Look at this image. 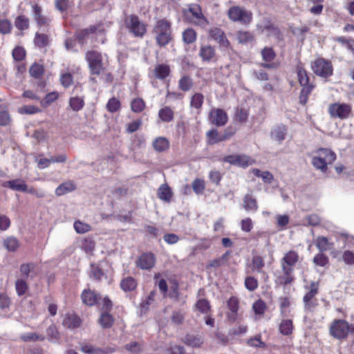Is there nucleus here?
Here are the masks:
<instances>
[{
    "mask_svg": "<svg viewBox=\"0 0 354 354\" xmlns=\"http://www.w3.org/2000/svg\"><path fill=\"white\" fill-rule=\"evenodd\" d=\"M299 261V254L295 250H290L284 254L280 260L281 272L277 279L278 283L286 285L292 282L294 267Z\"/></svg>",
    "mask_w": 354,
    "mask_h": 354,
    "instance_id": "1",
    "label": "nucleus"
},
{
    "mask_svg": "<svg viewBox=\"0 0 354 354\" xmlns=\"http://www.w3.org/2000/svg\"><path fill=\"white\" fill-rule=\"evenodd\" d=\"M335 159L336 154L330 149L320 148L315 151L312 157L311 163L315 169L322 172H326L328 169V165H331Z\"/></svg>",
    "mask_w": 354,
    "mask_h": 354,
    "instance_id": "2",
    "label": "nucleus"
},
{
    "mask_svg": "<svg viewBox=\"0 0 354 354\" xmlns=\"http://www.w3.org/2000/svg\"><path fill=\"white\" fill-rule=\"evenodd\" d=\"M153 32L156 34V40L160 46H165L171 40V30L170 23L161 19L156 22Z\"/></svg>",
    "mask_w": 354,
    "mask_h": 354,
    "instance_id": "3",
    "label": "nucleus"
},
{
    "mask_svg": "<svg viewBox=\"0 0 354 354\" xmlns=\"http://www.w3.org/2000/svg\"><path fill=\"white\" fill-rule=\"evenodd\" d=\"M297 73L298 81L302 86L299 100L301 104H305L307 102L308 95L311 93L313 88V85L309 84L308 75L301 65L299 64L297 66Z\"/></svg>",
    "mask_w": 354,
    "mask_h": 354,
    "instance_id": "4",
    "label": "nucleus"
},
{
    "mask_svg": "<svg viewBox=\"0 0 354 354\" xmlns=\"http://www.w3.org/2000/svg\"><path fill=\"white\" fill-rule=\"evenodd\" d=\"M104 57L96 50H90L86 53L85 58L88 64L91 74L98 75L103 72L104 69Z\"/></svg>",
    "mask_w": 354,
    "mask_h": 354,
    "instance_id": "5",
    "label": "nucleus"
},
{
    "mask_svg": "<svg viewBox=\"0 0 354 354\" xmlns=\"http://www.w3.org/2000/svg\"><path fill=\"white\" fill-rule=\"evenodd\" d=\"M230 20L243 24H250L252 20V12L240 6H232L227 11Z\"/></svg>",
    "mask_w": 354,
    "mask_h": 354,
    "instance_id": "6",
    "label": "nucleus"
},
{
    "mask_svg": "<svg viewBox=\"0 0 354 354\" xmlns=\"http://www.w3.org/2000/svg\"><path fill=\"white\" fill-rule=\"evenodd\" d=\"M183 13L191 23L205 27L208 24V21L202 13L201 8L198 4H191L187 10H184Z\"/></svg>",
    "mask_w": 354,
    "mask_h": 354,
    "instance_id": "7",
    "label": "nucleus"
},
{
    "mask_svg": "<svg viewBox=\"0 0 354 354\" xmlns=\"http://www.w3.org/2000/svg\"><path fill=\"white\" fill-rule=\"evenodd\" d=\"M124 24L129 31L135 37H142L147 31L145 24L137 16L133 15L127 17Z\"/></svg>",
    "mask_w": 354,
    "mask_h": 354,
    "instance_id": "8",
    "label": "nucleus"
},
{
    "mask_svg": "<svg viewBox=\"0 0 354 354\" xmlns=\"http://www.w3.org/2000/svg\"><path fill=\"white\" fill-rule=\"evenodd\" d=\"M328 113L332 118L346 119L351 113V106L348 104L335 102L328 106Z\"/></svg>",
    "mask_w": 354,
    "mask_h": 354,
    "instance_id": "9",
    "label": "nucleus"
},
{
    "mask_svg": "<svg viewBox=\"0 0 354 354\" xmlns=\"http://www.w3.org/2000/svg\"><path fill=\"white\" fill-rule=\"evenodd\" d=\"M311 68L313 72L320 77H326L333 73L331 63L323 58L315 60L311 64Z\"/></svg>",
    "mask_w": 354,
    "mask_h": 354,
    "instance_id": "10",
    "label": "nucleus"
},
{
    "mask_svg": "<svg viewBox=\"0 0 354 354\" xmlns=\"http://www.w3.org/2000/svg\"><path fill=\"white\" fill-rule=\"evenodd\" d=\"M349 333V324L343 319L333 321L330 327V335L337 339H343L347 337Z\"/></svg>",
    "mask_w": 354,
    "mask_h": 354,
    "instance_id": "11",
    "label": "nucleus"
},
{
    "mask_svg": "<svg viewBox=\"0 0 354 354\" xmlns=\"http://www.w3.org/2000/svg\"><path fill=\"white\" fill-rule=\"evenodd\" d=\"M1 185L8 187L13 191L21 192H33V188H29L26 182L21 178H16L11 180L4 181Z\"/></svg>",
    "mask_w": 354,
    "mask_h": 354,
    "instance_id": "12",
    "label": "nucleus"
},
{
    "mask_svg": "<svg viewBox=\"0 0 354 354\" xmlns=\"http://www.w3.org/2000/svg\"><path fill=\"white\" fill-rule=\"evenodd\" d=\"M209 120L212 124L217 127H223L227 123L228 118L223 109H214L209 112Z\"/></svg>",
    "mask_w": 354,
    "mask_h": 354,
    "instance_id": "13",
    "label": "nucleus"
},
{
    "mask_svg": "<svg viewBox=\"0 0 354 354\" xmlns=\"http://www.w3.org/2000/svg\"><path fill=\"white\" fill-rule=\"evenodd\" d=\"M156 263V258L151 252H146L140 255L136 261V266L142 270L151 269Z\"/></svg>",
    "mask_w": 354,
    "mask_h": 354,
    "instance_id": "14",
    "label": "nucleus"
},
{
    "mask_svg": "<svg viewBox=\"0 0 354 354\" xmlns=\"http://www.w3.org/2000/svg\"><path fill=\"white\" fill-rule=\"evenodd\" d=\"M81 323V319L76 314L72 313L66 314L62 320L63 326L69 329L78 328Z\"/></svg>",
    "mask_w": 354,
    "mask_h": 354,
    "instance_id": "15",
    "label": "nucleus"
},
{
    "mask_svg": "<svg viewBox=\"0 0 354 354\" xmlns=\"http://www.w3.org/2000/svg\"><path fill=\"white\" fill-rule=\"evenodd\" d=\"M210 37L216 41L221 47L228 48L230 41L227 39L224 32L219 28H214L209 31Z\"/></svg>",
    "mask_w": 354,
    "mask_h": 354,
    "instance_id": "16",
    "label": "nucleus"
},
{
    "mask_svg": "<svg viewBox=\"0 0 354 354\" xmlns=\"http://www.w3.org/2000/svg\"><path fill=\"white\" fill-rule=\"evenodd\" d=\"M82 302L87 306H93L97 303H100L101 297H99L94 291L91 290H84L81 295Z\"/></svg>",
    "mask_w": 354,
    "mask_h": 354,
    "instance_id": "17",
    "label": "nucleus"
},
{
    "mask_svg": "<svg viewBox=\"0 0 354 354\" xmlns=\"http://www.w3.org/2000/svg\"><path fill=\"white\" fill-rule=\"evenodd\" d=\"M199 56L204 62H209L216 57L215 48L210 45H202L199 50Z\"/></svg>",
    "mask_w": 354,
    "mask_h": 354,
    "instance_id": "18",
    "label": "nucleus"
},
{
    "mask_svg": "<svg viewBox=\"0 0 354 354\" xmlns=\"http://www.w3.org/2000/svg\"><path fill=\"white\" fill-rule=\"evenodd\" d=\"M236 39L239 44L248 45L254 42V36L250 31L239 30L236 33Z\"/></svg>",
    "mask_w": 354,
    "mask_h": 354,
    "instance_id": "19",
    "label": "nucleus"
},
{
    "mask_svg": "<svg viewBox=\"0 0 354 354\" xmlns=\"http://www.w3.org/2000/svg\"><path fill=\"white\" fill-rule=\"evenodd\" d=\"M287 133V128L284 125H279L274 127L270 132L272 139L281 142L285 140Z\"/></svg>",
    "mask_w": 354,
    "mask_h": 354,
    "instance_id": "20",
    "label": "nucleus"
},
{
    "mask_svg": "<svg viewBox=\"0 0 354 354\" xmlns=\"http://www.w3.org/2000/svg\"><path fill=\"white\" fill-rule=\"evenodd\" d=\"M33 16L39 26L47 25L50 22V19L41 15V8L35 3L32 4Z\"/></svg>",
    "mask_w": 354,
    "mask_h": 354,
    "instance_id": "21",
    "label": "nucleus"
},
{
    "mask_svg": "<svg viewBox=\"0 0 354 354\" xmlns=\"http://www.w3.org/2000/svg\"><path fill=\"white\" fill-rule=\"evenodd\" d=\"M227 307L230 310L227 317L230 321L234 322L236 319L237 312L239 310V301L237 298L232 297L227 301Z\"/></svg>",
    "mask_w": 354,
    "mask_h": 354,
    "instance_id": "22",
    "label": "nucleus"
},
{
    "mask_svg": "<svg viewBox=\"0 0 354 354\" xmlns=\"http://www.w3.org/2000/svg\"><path fill=\"white\" fill-rule=\"evenodd\" d=\"M76 189V185L73 180H68L60 184L55 189L57 196H62L67 193L71 192Z\"/></svg>",
    "mask_w": 354,
    "mask_h": 354,
    "instance_id": "23",
    "label": "nucleus"
},
{
    "mask_svg": "<svg viewBox=\"0 0 354 354\" xmlns=\"http://www.w3.org/2000/svg\"><path fill=\"white\" fill-rule=\"evenodd\" d=\"M315 245L319 252H324L333 248V243L330 242L325 236H318L315 240Z\"/></svg>",
    "mask_w": 354,
    "mask_h": 354,
    "instance_id": "24",
    "label": "nucleus"
},
{
    "mask_svg": "<svg viewBox=\"0 0 354 354\" xmlns=\"http://www.w3.org/2000/svg\"><path fill=\"white\" fill-rule=\"evenodd\" d=\"M158 196L162 201L169 203L171 201L173 193L167 184H162L158 190Z\"/></svg>",
    "mask_w": 354,
    "mask_h": 354,
    "instance_id": "25",
    "label": "nucleus"
},
{
    "mask_svg": "<svg viewBox=\"0 0 354 354\" xmlns=\"http://www.w3.org/2000/svg\"><path fill=\"white\" fill-rule=\"evenodd\" d=\"M243 207L248 212H256L258 209L257 201L251 194H246L243 198Z\"/></svg>",
    "mask_w": 354,
    "mask_h": 354,
    "instance_id": "26",
    "label": "nucleus"
},
{
    "mask_svg": "<svg viewBox=\"0 0 354 354\" xmlns=\"http://www.w3.org/2000/svg\"><path fill=\"white\" fill-rule=\"evenodd\" d=\"M174 113L169 106H165L158 111V117L163 122H170L174 120Z\"/></svg>",
    "mask_w": 354,
    "mask_h": 354,
    "instance_id": "27",
    "label": "nucleus"
},
{
    "mask_svg": "<svg viewBox=\"0 0 354 354\" xmlns=\"http://www.w3.org/2000/svg\"><path fill=\"white\" fill-rule=\"evenodd\" d=\"M153 73L156 78L163 80L169 75L170 68L167 64H158L155 67Z\"/></svg>",
    "mask_w": 354,
    "mask_h": 354,
    "instance_id": "28",
    "label": "nucleus"
},
{
    "mask_svg": "<svg viewBox=\"0 0 354 354\" xmlns=\"http://www.w3.org/2000/svg\"><path fill=\"white\" fill-rule=\"evenodd\" d=\"M153 146L156 151H164L169 148V142L165 137L156 138L153 142Z\"/></svg>",
    "mask_w": 354,
    "mask_h": 354,
    "instance_id": "29",
    "label": "nucleus"
},
{
    "mask_svg": "<svg viewBox=\"0 0 354 354\" xmlns=\"http://www.w3.org/2000/svg\"><path fill=\"white\" fill-rule=\"evenodd\" d=\"M265 266L264 259L262 257L259 255H255L252 257V268L254 271H256L259 273L264 274L263 270V268Z\"/></svg>",
    "mask_w": 354,
    "mask_h": 354,
    "instance_id": "30",
    "label": "nucleus"
},
{
    "mask_svg": "<svg viewBox=\"0 0 354 354\" xmlns=\"http://www.w3.org/2000/svg\"><path fill=\"white\" fill-rule=\"evenodd\" d=\"M81 350L86 354H107L109 352H113V351L110 349L104 351L100 348H96L91 344H85L82 346Z\"/></svg>",
    "mask_w": 354,
    "mask_h": 354,
    "instance_id": "31",
    "label": "nucleus"
},
{
    "mask_svg": "<svg viewBox=\"0 0 354 354\" xmlns=\"http://www.w3.org/2000/svg\"><path fill=\"white\" fill-rule=\"evenodd\" d=\"M207 142L209 145H215L223 142V137L216 129H212L207 132Z\"/></svg>",
    "mask_w": 354,
    "mask_h": 354,
    "instance_id": "32",
    "label": "nucleus"
},
{
    "mask_svg": "<svg viewBox=\"0 0 354 354\" xmlns=\"http://www.w3.org/2000/svg\"><path fill=\"white\" fill-rule=\"evenodd\" d=\"M236 166L240 167H247L253 165L255 160L245 154H237Z\"/></svg>",
    "mask_w": 354,
    "mask_h": 354,
    "instance_id": "33",
    "label": "nucleus"
},
{
    "mask_svg": "<svg viewBox=\"0 0 354 354\" xmlns=\"http://www.w3.org/2000/svg\"><path fill=\"white\" fill-rule=\"evenodd\" d=\"M184 342L192 347H199L203 343V339L198 335H187L184 339Z\"/></svg>",
    "mask_w": 354,
    "mask_h": 354,
    "instance_id": "34",
    "label": "nucleus"
},
{
    "mask_svg": "<svg viewBox=\"0 0 354 354\" xmlns=\"http://www.w3.org/2000/svg\"><path fill=\"white\" fill-rule=\"evenodd\" d=\"M103 30L101 28L100 26H90L88 28L84 29L81 30L77 35V38L78 40L81 41L83 40L87 35H88L91 33H97L102 32Z\"/></svg>",
    "mask_w": 354,
    "mask_h": 354,
    "instance_id": "35",
    "label": "nucleus"
},
{
    "mask_svg": "<svg viewBox=\"0 0 354 354\" xmlns=\"http://www.w3.org/2000/svg\"><path fill=\"white\" fill-rule=\"evenodd\" d=\"M69 106L74 111H80L84 106V100L81 97H72L69 100Z\"/></svg>",
    "mask_w": 354,
    "mask_h": 354,
    "instance_id": "36",
    "label": "nucleus"
},
{
    "mask_svg": "<svg viewBox=\"0 0 354 354\" xmlns=\"http://www.w3.org/2000/svg\"><path fill=\"white\" fill-rule=\"evenodd\" d=\"M293 330L292 322L290 319H283L279 325V331L282 335H289Z\"/></svg>",
    "mask_w": 354,
    "mask_h": 354,
    "instance_id": "37",
    "label": "nucleus"
},
{
    "mask_svg": "<svg viewBox=\"0 0 354 354\" xmlns=\"http://www.w3.org/2000/svg\"><path fill=\"white\" fill-rule=\"evenodd\" d=\"M120 286L124 291H131L136 288L137 283L133 278L128 277L122 280Z\"/></svg>",
    "mask_w": 354,
    "mask_h": 354,
    "instance_id": "38",
    "label": "nucleus"
},
{
    "mask_svg": "<svg viewBox=\"0 0 354 354\" xmlns=\"http://www.w3.org/2000/svg\"><path fill=\"white\" fill-rule=\"evenodd\" d=\"M15 26L18 30H27L29 28V19L24 15L18 16L15 19Z\"/></svg>",
    "mask_w": 354,
    "mask_h": 354,
    "instance_id": "39",
    "label": "nucleus"
},
{
    "mask_svg": "<svg viewBox=\"0 0 354 354\" xmlns=\"http://www.w3.org/2000/svg\"><path fill=\"white\" fill-rule=\"evenodd\" d=\"M196 39V33L192 28H187L183 32V40L185 43L189 44L194 43Z\"/></svg>",
    "mask_w": 354,
    "mask_h": 354,
    "instance_id": "40",
    "label": "nucleus"
},
{
    "mask_svg": "<svg viewBox=\"0 0 354 354\" xmlns=\"http://www.w3.org/2000/svg\"><path fill=\"white\" fill-rule=\"evenodd\" d=\"M204 97L201 93H196L192 97L190 106L196 109H200L203 104Z\"/></svg>",
    "mask_w": 354,
    "mask_h": 354,
    "instance_id": "41",
    "label": "nucleus"
},
{
    "mask_svg": "<svg viewBox=\"0 0 354 354\" xmlns=\"http://www.w3.org/2000/svg\"><path fill=\"white\" fill-rule=\"evenodd\" d=\"M193 86L192 79L187 76L182 77L178 81V86L183 91H189Z\"/></svg>",
    "mask_w": 354,
    "mask_h": 354,
    "instance_id": "42",
    "label": "nucleus"
},
{
    "mask_svg": "<svg viewBox=\"0 0 354 354\" xmlns=\"http://www.w3.org/2000/svg\"><path fill=\"white\" fill-rule=\"evenodd\" d=\"M113 322L112 316L106 312H102L100 318V324L103 328H110Z\"/></svg>",
    "mask_w": 354,
    "mask_h": 354,
    "instance_id": "43",
    "label": "nucleus"
},
{
    "mask_svg": "<svg viewBox=\"0 0 354 354\" xmlns=\"http://www.w3.org/2000/svg\"><path fill=\"white\" fill-rule=\"evenodd\" d=\"M74 228L78 234H84L91 230V227L88 224L80 221H76L74 223Z\"/></svg>",
    "mask_w": 354,
    "mask_h": 354,
    "instance_id": "44",
    "label": "nucleus"
},
{
    "mask_svg": "<svg viewBox=\"0 0 354 354\" xmlns=\"http://www.w3.org/2000/svg\"><path fill=\"white\" fill-rule=\"evenodd\" d=\"M196 308L201 313L207 314L210 310V305L207 300L201 299L196 304Z\"/></svg>",
    "mask_w": 354,
    "mask_h": 354,
    "instance_id": "45",
    "label": "nucleus"
},
{
    "mask_svg": "<svg viewBox=\"0 0 354 354\" xmlns=\"http://www.w3.org/2000/svg\"><path fill=\"white\" fill-rule=\"evenodd\" d=\"M28 286L24 279H19L15 282V288L19 296L24 295L26 292Z\"/></svg>",
    "mask_w": 354,
    "mask_h": 354,
    "instance_id": "46",
    "label": "nucleus"
},
{
    "mask_svg": "<svg viewBox=\"0 0 354 354\" xmlns=\"http://www.w3.org/2000/svg\"><path fill=\"white\" fill-rule=\"evenodd\" d=\"M4 246L9 251H15L19 247V242L15 237H8L4 241Z\"/></svg>",
    "mask_w": 354,
    "mask_h": 354,
    "instance_id": "47",
    "label": "nucleus"
},
{
    "mask_svg": "<svg viewBox=\"0 0 354 354\" xmlns=\"http://www.w3.org/2000/svg\"><path fill=\"white\" fill-rule=\"evenodd\" d=\"M313 261L315 265L324 267L328 263V258L323 252H320L315 256Z\"/></svg>",
    "mask_w": 354,
    "mask_h": 354,
    "instance_id": "48",
    "label": "nucleus"
},
{
    "mask_svg": "<svg viewBox=\"0 0 354 354\" xmlns=\"http://www.w3.org/2000/svg\"><path fill=\"white\" fill-rule=\"evenodd\" d=\"M58 96L59 95L56 92L49 93L46 95L43 100H40V102L44 106H47L50 105L52 102L55 101L57 99Z\"/></svg>",
    "mask_w": 354,
    "mask_h": 354,
    "instance_id": "49",
    "label": "nucleus"
},
{
    "mask_svg": "<svg viewBox=\"0 0 354 354\" xmlns=\"http://www.w3.org/2000/svg\"><path fill=\"white\" fill-rule=\"evenodd\" d=\"M317 284L315 282L311 283L310 290L304 297V301L315 299V296L317 295Z\"/></svg>",
    "mask_w": 354,
    "mask_h": 354,
    "instance_id": "50",
    "label": "nucleus"
},
{
    "mask_svg": "<svg viewBox=\"0 0 354 354\" xmlns=\"http://www.w3.org/2000/svg\"><path fill=\"white\" fill-rule=\"evenodd\" d=\"M20 338L24 342L44 340L43 336L38 335L35 333H28L21 335Z\"/></svg>",
    "mask_w": 354,
    "mask_h": 354,
    "instance_id": "51",
    "label": "nucleus"
},
{
    "mask_svg": "<svg viewBox=\"0 0 354 354\" xmlns=\"http://www.w3.org/2000/svg\"><path fill=\"white\" fill-rule=\"evenodd\" d=\"M145 104L141 98H136L131 102V110L133 112H141L145 108Z\"/></svg>",
    "mask_w": 354,
    "mask_h": 354,
    "instance_id": "52",
    "label": "nucleus"
},
{
    "mask_svg": "<svg viewBox=\"0 0 354 354\" xmlns=\"http://www.w3.org/2000/svg\"><path fill=\"white\" fill-rule=\"evenodd\" d=\"M262 58L265 62H271L275 57V53L272 48L266 47L261 50Z\"/></svg>",
    "mask_w": 354,
    "mask_h": 354,
    "instance_id": "53",
    "label": "nucleus"
},
{
    "mask_svg": "<svg viewBox=\"0 0 354 354\" xmlns=\"http://www.w3.org/2000/svg\"><path fill=\"white\" fill-rule=\"evenodd\" d=\"M12 24L8 19L0 20V33L3 35L8 34L11 32Z\"/></svg>",
    "mask_w": 354,
    "mask_h": 354,
    "instance_id": "54",
    "label": "nucleus"
},
{
    "mask_svg": "<svg viewBox=\"0 0 354 354\" xmlns=\"http://www.w3.org/2000/svg\"><path fill=\"white\" fill-rule=\"evenodd\" d=\"M60 82L63 86L67 88L73 83V75L70 73H65L61 75Z\"/></svg>",
    "mask_w": 354,
    "mask_h": 354,
    "instance_id": "55",
    "label": "nucleus"
},
{
    "mask_svg": "<svg viewBox=\"0 0 354 354\" xmlns=\"http://www.w3.org/2000/svg\"><path fill=\"white\" fill-rule=\"evenodd\" d=\"M245 286L248 290L253 291L258 287V281L253 277H247L245 279Z\"/></svg>",
    "mask_w": 354,
    "mask_h": 354,
    "instance_id": "56",
    "label": "nucleus"
},
{
    "mask_svg": "<svg viewBox=\"0 0 354 354\" xmlns=\"http://www.w3.org/2000/svg\"><path fill=\"white\" fill-rule=\"evenodd\" d=\"M29 73L31 76L38 78L43 74L44 68L38 64H35L30 67Z\"/></svg>",
    "mask_w": 354,
    "mask_h": 354,
    "instance_id": "57",
    "label": "nucleus"
},
{
    "mask_svg": "<svg viewBox=\"0 0 354 354\" xmlns=\"http://www.w3.org/2000/svg\"><path fill=\"white\" fill-rule=\"evenodd\" d=\"M192 189L194 192L197 194H201L205 189V183L204 180L201 179H196L192 183Z\"/></svg>",
    "mask_w": 354,
    "mask_h": 354,
    "instance_id": "58",
    "label": "nucleus"
},
{
    "mask_svg": "<svg viewBox=\"0 0 354 354\" xmlns=\"http://www.w3.org/2000/svg\"><path fill=\"white\" fill-rule=\"evenodd\" d=\"M120 106V101L115 97L111 98L106 104V108L108 111L111 113L117 111L119 109Z\"/></svg>",
    "mask_w": 354,
    "mask_h": 354,
    "instance_id": "59",
    "label": "nucleus"
},
{
    "mask_svg": "<svg viewBox=\"0 0 354 354\" xmlns=\"http://www.w3.org/2000/svg\"><path fill=\"white\" fill-rule=\"evenodd\" d=\"M342 259L346 265L354 264V252L350 250H345L342 254Z\"/></svg>",
    "mask_w": 354,
    "mask_h": 354,
    "instance_id": "60",
    "label": "nucleus"
},
{
    "mask_svg": "<svg viewBox=\"0 0 354 354\" xmlns=\"http://www.w3.org/2000/svg\"><path fill=\"white\" fill-rule=\"evenodd\" d=\"M252 308L256 315H261L264 313L266 304L263 301L259 300L254 303Z\"/></svg>",
    "mask_w": 354,
    "mask_h": 354,
    "instance_id": "61",
    "label": "nucleus"
},
{
    "mask_svg": "<svg viewBox=\"0 0 354 354\" xmlns=\"http://www.w3.org/2000/svg\"><path fill=\"white\" fill-rule=\"evenodd\" d=\"M34 41L36 46L43 47L47 44L48 37L44 34L37 33Z\"/></svg>",
    "mask_w": 354,
    "mask_h": 354,
    "instance_id": "62",
    "label": "nucleus"
},
{
    "mask_svg": "<svg viewBox=\"0 0 354 354\" xmlns=\"http://www.w3.org/2000/svg\"><path fill=\"white\" fill-rule=\"evenodd\" d=\"M241 230L244 232H249L253 227V223L250 218H246L241 221Z\"/></svg>",
    "mask_w": 354,
    "mask_h": 354,
    "instance_id": "63",
    "label": "nucleus"
},
{
    "mask_svg": "<svg viewBox=\"0 0 354 354\" xmlns=\"http://www.w3.org/2000/svg\"><path fill=\"white\" fill-rule=\"evenodd\" d=\"M46 334L50 339H57L59 333L55 325H50L46 330Z\"/></svg>",
    "mask_w": 354,
    "mask_h": 354,
    "instance_id": "64",
    "label": "nucleus"
}]
</instances>
